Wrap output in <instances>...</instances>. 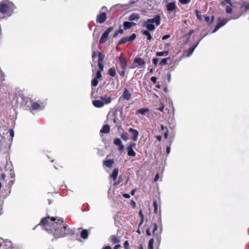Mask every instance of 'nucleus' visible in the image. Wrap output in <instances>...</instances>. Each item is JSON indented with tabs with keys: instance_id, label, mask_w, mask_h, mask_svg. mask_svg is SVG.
<instances>
[{
	"instance_id": "nucleus-50",
	"label": "nucleus",
	"mask_w": 249,
	"mask_h": 249,
	"mask_svg": "<svg viewBox=\"0 0 249 249\" xmlns=\"http://www.w3.org/2000/svg\"><path fill=\"white\" fill-rule=\"evenodd\" d=\"M10 135L11 136L12 138L14 137V132L12 129H10L9 130Z\"/></svg>"
},
{
	"instance_id": "nucleus-9",
	"label": "nucleus",
	"mask_w": 249,
	"mask_h": 249,
	"mask_svg": "<svg viewBox=\"0 0 249 249\" xmlns=\"http://www.w3.org/2000/svg\"><path fill=\"white\" fill-rule=\"evenodd\" d=\"M132 92L129 91L128 89H125L123 94L122 95V97L127 101H129L131 98Z\"/></svg>"
},
{
	"instance_id": "nucleus-20",
	"label": "nucleus",
	"mask_w": 249,
	"mask_h": 249,
	"mask_svg": "<svg viewBox=\"0 0 249 249\" xmlns=\"http://www.w3.org/2000/svg\"><path fill=\"white\" fill-rule=\"evenodd\" d=\"M114 163V160L112 159H109L106 160L104 161V164L107 167H111L113 164Z\"/></svg>"
},
{
	"instance_id": "nucleus-53",
	"label": "nucleus",
	"mask_w": 249,
	"mask_h": 249,
	"mask_svg": "<svg viewBox=\"0 0 249 249\" xmlns=\"http://www.w3.org/2000/svg\"><path fill=\"white\" fill-rule=\"evenodd\" d=\"M170 37V35H165L164 36H162V40H165L168 38Z\"/></svg>"
},
{
	"instance_id": "nucleus-57",
	"label": "nucleus",
	"mask_w": 249,
	"mask_h": 249,
	"mask_svg": "<svg viewBox=\"0 0 249 249\" xmlns=\"http://www.w3.org/2000/svg\"><path fill=\"white\" fill-rule=\"evenodd\" d=\"M170 152V146H167L166 147V152H167V154H169Z\"/></svg>"
},
{
	"instance_id": "nucleus-38",
	"label": "nucleus",
	"mask_w": 249,
	"mask_h": 249,
	"mask_svg": "<svg viewBox=\"0 0 249 249\" xmlns=\"http://www.w3.org/2000/svg\"><path fill=\"white\" fill-rule=\"evenodd\" d=\"M242 7H244L246 10H248L249 9V3L245 2L243 3Z\"/></svg>"
},
{
	"instance_id": "nucleus-4",
	"label": "nucleus",
	"mask_w": 249,
	"mask_h": 249,
	"mask_svg": "<svg viewBox=\"0 0 249 249\" xmlns=\"http://www.w3.org/2000/svg\"><path fill=\"white\" fill-rule=\"evenodd\" d=\"M113 30L112 27H109L107 29L103 34L99 41L100 44L105 43L107 39V37L109 34Z\"/></svg>"
},
{
	"instance_id": "nucleus-8",
	"label": "nucleus",
	"mask_w": 249,
	"mask_h": 249,
	"mask_svg": "<svg viewBox=\"0 0 249 249\" xmlns=\"http://www.w3.org/2000/svg\"><path fill=\"white\" fill-rule=\"evenodd\" d=\"M135 145V143H132L129 144L127 147V154L128 156L131 157H134L136 156V153L133 149Z\"/></svg>"
},
{
	"instance_id": "nucleus-63",
	"label": "nucleus",
	"mask_w": 249,
	"mask_h": 249,
	"mask_svg": "<svg viewBox=\"0 0 249 249\" xmlns=\"http://www.w3.org/2000/svg\"><path fill=\"white\" fill-rule=\"evenodd\" d=\"M118 34H123L124 31L123 30L120 29L118 31H117Z\"/></svg>"
},
{
	"instance_id": "nucleus-18",
	"label": "nucleus",
	"mask_w": 249,
	"mask_h": 249,
	"mask_svg": "<svg viewBox=\"0 0 249 249\" xmlns=\"http://www.w3.org/2000/svg\"><path fill=\"white\" fill-rule=\"evenodd\" d=\"M135 25V23H134L133 22H128V21H125L124 22V24H123L124 30L130 29V28H131L133 26H134Z\"/></svg>"
},
{
	"instance_id": "nucleus-43",
	"label": "nucleus",
	"mask_w": 249,
	"mask_h": 249,
	"mask_svg": "<svg viewBox=\"0 0 249 249\" xmlns=\"http://www.w3.org/2000/svg\"><path fill=\"white\" fill-rule=\"evenodd\" d=\"M101 76H102V75H101V71H97L96 76L95 78L97 79H99L101 77Z\"/></svg>"
},
{
	"instance_id": "nucleus-21",
	"label": "nucleus",
	"mask_w": 249,
	"mask_h": 249,
	"mask_svg": "<svg viewBox=\"0 0 249 249\" xmlns=\"http://www.w3.org/2000/svg\"><path fill=\"white\" fill-rule=\"evenodd\" d=\"M140 18V16L138 14L132 13L129 17V20L131 21L138 20Z\"/></svg>"
},
{
	"instance_id": "nucleus-3",
	"label": "nucleus",
	"mask_w": 249,
	"mask_h": 249,
	"mask_svg": "<svg viewBox=\"0 0 249 249\" xmlns=\"http://www.w3.org/2000/svg\"><path fill=\"white\" fill-rule=\"evenodd\" d=\"M133 65H134L133 68L135 67H139L141 68H144L145 65V61L144 60L140 57L136 58L133 62Z\"/></svg>"
},
{
	"instance_id": "nucleus-45",
	"label": "nucleus",
	"mask_w": 249,
	"mask_h": 249,
	"mask_svg": "<svg viewBox=\"0 0 249 249\" xmlns=\"http://www.w3.org/2000/svg\"><path fill=\"white\" fill-rule=\"evenodd\" d=\"M128 246H129L128 242L127 241H125L124 244V248L125 249H128Z\"/></svg>"
},
{
	"instance_id": "nucleus-27",
	"label": "nucleus",
	"mask_w": 249,
	"mask_h": 249,
	"mask_svg": "<svg viewBox=\"0 0 249 249\" xmlns=\"http://www.w3.org/2000/svg\"><path fill=\"white\" fill-rule=\"evenodd\" d=\"M214 19V18L213 16H212L211 19H210V17H208V16H205V20L207 22H208L209 24H211L213 22V21Z\"/></svg>"
},
{
	"instance_id": "nucleus-10",
	"label": "nucleus",
	"mask_w": 249,
	"mask_h": 249,
	"mask_svg": "<svg viewBox=\"0 0 249 249\" xmlns=\"http://www.w3.org/2000/svg\"><path fill=\"white\" fill-rule=\"evenodd\" d=\"M143 25L147 29V31H153L155 29L154 24L151 22H149L148 19L143 22Z\"/></svg>"
},
{
	"instance_id": "nucleus-48",
	"label": "nucleus",
	"mask_w": 249,
	"mask_h": 249,
	"mask_svg": "<svg viewBox=\"0 0 249 249\" xmlns=\"http://www.w3.org/2000/svg\"><path fill=\"white\" fill-rule=\"evenodd\" d=\"M157 229H158V226L156 223H155L154 225V229H153V231L154 234H155V232L157 230Z\"/></svg>"
},
{
	"instance_id": "nucleus-19",
	"label": "nucleus",
	"mask_w": 249,
	"mask_h": 249,
	"mask_svg": "<svg viewBox=\"0 0 249 249\" xmlns=\"http://www.w3.org/2000/svg\"><path fill=\"white\" fill-rule=\"evenodd\" d=\"M110 131V127L108 125H104L100 130L102 133H108Z\"/></svg>"
},
{
	"instance_id": "nucleus-13",
	"label": "nucleus",
	"mask_w": 249,
	"mask_h": 249,
	"mask_svg": "<svg viewBox=\"0 0 249 249\" xmlns=\"http://www.w3.org/2000/svg\"><path fill=\"white\" fill-rule=\"evenodd\" d=\"M128 131L130 133H131L133 135L132 140L135 142L137 141L139 136V132L137 130L133 129L132 128H129L128 129Z\"/></svg>"
},
{
	"instance_id": "nucleus-17",
	"label": "nucleus",
	"mask_w": 249,
	"mask_h": 249,
	"mask_svg": "<svg viewBox=\"0 0 249 249\" xmlns=\"http://www.w3.org/2000/svg\"><path fill=\"white\" fill-rule=\"evenodd\" d=\"M101 99L102 101L104 103V105L108 104L110 103L112 100L111 97L107 96L106 95H105L104 96H102L101 97Z\"/></svg>"
},
{
	"instance_id": "nucleus-40",
	"label": "nucleus",
	"mask_w": 249,
	"mask_h": 249,
	"mask_svg": "<svg viewBox=\"0 0 249 249\" xmlns=\"http://www.w3.org/2000/svg\"><path fill=\"white\" fill-rule=\"evenodd\" d=\"M98 67H99V69H100L99 71H103V69H104V64H103V63H101V62L98 63Z\"/></svg>"
},
{
	"instance_id": "nucleus-11",
	"label": "nucleus",
	"mask_w": 249,
	"mask_h": 249,
	"mask_svg": "<svg viewBox=\"0 0 249 249\" xmlns=\"http://www.w3.org/2000/svg\"><path fill=\"white\" fill-rule=\"evenodd\" d=\"M107 19V16L105 12H102L97 17L96 21L99 23H103Z\"/></svg>"
},
{
	"instance_id": "nucleus-51",
	"label": "nucleus",
	"mask_w": 249,
	"mask_h": 249,
	"mask_svg": "<svg viewBox=\"0 0 249 249\" xmlns=\"http://www.w3.org/2000/svg\"><path fill=\"white\" fill-rule=\"evenodd\" d=\"M7 243H5V245L8 246L9 248L12 247V243L10 241H7Z\"/></svg>"
},
{
	"instance_id": "nucleus-46",
	"label": "nucleus",
	"mask_w": 249,
	"mask_h": 249,
	"mask_svg": "<svg viewBox=\"0 0 249 249\" xmlns=\"http://www.w3.org/2000/svg\"><path fill=\"white\" fill-rule=\"evenodd\" d=\"M150 80L153 83H156V81H157V78L156 77L153 76V77H151Z\"/></svg>"
},
{
	"instance_id": "nucleus-33",
	"label": "nucleus",
	"mask_w": 249,
	"mask_h": 249,
	"mask_svg": "<svg viewBox=\"0 0 249 249\" xmlns=\"http://www.w3.org/2000/svg\"><path fill=\"white\" fill-rule=\"evenodd\" d=\"M114 144L118 146V145L122 144V142L120 139L116 138L114 140Z\"/></svg>"
},
{
	"instance_id": "nucleus-24",
	"label": "nucleus",
	"mask_w": 249,
	"mask_h": 249,
	"mask_svg": "<svg viewBox=\"0 0 249 249\" xmlns=\"http://www.w3.org/2000/svg\"><path fill=\"white\" fill-rule=\"evenodd\" d=\"M169 53V52L168 51H163L162 52H159L156 53V55L157 56H167Z\"/></svg>"
},
{
	"instance_id": "nucleus-31",
	"label": "nucleus",
	"mask_w": 249,
	"mask_h": 249,
	"mask_svg": "<svg viewBox=\"0 0 249 249\" xmlns=\"http://www.w3.org/2000/svg\"><path fill=\"white\" fill-rule=\"evenodd\" d=\"M148 112V109L146 108H141L138 110V112L142 115H145V113Z\"/></svg>"
},
{
	"instance_id": "nucleus-35",
	"label": "nucleus",
	"mask_w": 249,
	"mask_h": 249,
	"mask_svg": "<svg viewBox=\"0 0 249 249\" xmlns=\"http://www.w3.org/2000/svg\"><path fill=\"white\" fill-rule=\"evenodd\" d=\"M98 83V79L94 78L91 81V84L93 86L96 87L97 86Z\"/></svg>"
},
{
	"instance_id": "nucleus-44",
	"label": "nucleus",
	"mask_w": 249,
	"mask_h": 249,
	"mask_svg": "<svg viewBox=\"0 0 249 249\" xmlns=\"http://www.w3.org/2000/svg\"><path fill=\"white\" fill-rule=\"evenodd\" d=\"M152 61H153V63L155 65H156L158 62H159V59L157 58H154L153 59H152Z\"/></svg>"
},
{
	"instance_id": "nucleus-28",
	"label": "nucleus",
	"mask_w": 249,
	"mask_h": 249,
	"mask_svg": "<svg viewBox=\"0 0 249 249\" xmlns=\"http://www.w3.org/2000/svg\"><path fill=\"white\" fill-rule=\"evenodd\" d=\"M110 239L111 241L114 244L120 242L119 238L114 235L111 236Z\"/></svg>"
},
{
	"instance_id": "nucleus-55",
	"label": "nucleus",
	"mask_w": 249,
	"mask_h": 249,
	"mask_svg": "<svg viewBox=\"0 0 249 249\" xmlns=\"http://www.w3.org/2000/svg\"><path fill=\"white\" fill-rule=\"evenodd\" d=\"M96 55H97L96 53L95 52H93L92 53V59H94L96 57Z\"/></svg>"
},
{
	"instance_id": "nucleus-2",
	"label": "nucleus",
	"mask_w": 249,
	"mask_h": 249,
	"mask_svg": "<svg viewBox=\"0 0 249 249\" xmlns=\"http://www.w3.org/2000/svg\"><path fill=\"white\" fill-rule=\"evenodd\" d=\"M15 9L14 4L9 1H2L0 3V12L2 14L10 16Z\"/></svg>"
},
{
	"instance_id": "nucleus-7",
	"label": "nucleus",
	"mask_w": 249,
	"mask_h": 249,
	"mask_svg": "<svg viewBox=\"0 0 249 249\" xmlns=\"http://www.w3.org/2000/svg\"><path fill=\"white\" fill-rule=\"evenodd\" d=\"M136 36L135 34H133L131 36L129 37H124L122 38L119 41V44L125 43L128 41H131L134 40L136 38Z\"/></svg>"
},
{
	"instance_id": "nucleus-12",
	"label": "nucleus",
	"mask_w": 249,
	"mask_h": 249,
	"mask_svg": "<svg viewBox=\"0 0 249 249\" xmlns=\"http://www.w3.org/2000/svg\"><path fill=\"white\" fill-rule=\"evenodd\" d=\"M177 8L175 2H169L166 4V9L168 12L174 11Z\"/></svg>"
},
{
	"instance_id": "nucleus-36",
	"label": "nucleus",
	"mask_w": 249,
	"mask_h": 249,
	"mask_svg": "<svg viewBox=\"0 0 249 249\" xmlns=\"http://www.w3.org/2000/svg\"><path fill=\"white\" fill-rule=\"evenodd\" d=\"M231 6H227L226 7V13H228V14H231V13L232 11V8L231 7Z\"/></svg>"
},
{
	"instance_id": "nucleus-34",
	"label": "nucleus",
	"mask_w": 249,
	"mask_h": 249,
	"mask_svg": "<svg viewBox=\"0 0 249 249\" xmlns=\"http://www.w3.org/2000/svg\"><path fill=\"white\" fill-rule=\"evenodd\" d=\"M169 59V58H163L161 60V61L160 62V65H165L167 64V61Z\"/></svg>"
},
{
	"instance_id": "nucleus-23",
	"label": "nucleus",
	"mask_w": 249,
	"mask_h": 249,
	"mask_svg": "<svg viewBox=\"0 0 249 249\" xmlns=\"http://www.w3.org/2000/svg\"><path fill=\"white\" fill-rule=\"evenodd\" d=\"M142 34L147 36V39L148 40H151L152 39V37L150 35L149 31L144 30L142 32Z\"/></svg>"
},
{
	"instance_id": "nucleus-64",
	"label": "nucleus",
	"mask_w": 249,
	"mask_h": 249,
	"mask_svg": "<svg viewBox=\"0 0 249 249\" xmlns=\"http://www.w3.org/2000/svg\"><path fill=\"white\" fill-rule=\"evenodd\" d=\"M156 138L159 141H160L161 140V137L160 136H157Z\"/></svg>"
},
{
	"instance_id": "nucleus-1",
	"label": "nucleus",
	"mask_w": 249,
	"mask_h": 249,
	"mask_svg": "<svg viewBox=\"0 0 249 249\" xmlns=\"http://www.w3.org/2000/svg\"><path fill=\"white\" fill-rule=\"evenodd\" d=\"M41 223L43 228L55 239L63 237L67 234V225L61 218H50L48 216L43 218Z\"/></svg>"
},
{
	"instance_id": "nucleus-29",
	"label": "nucleus",
	"mask_w": 249,
	"mask_h": 249,
	"mask_svg": "<svg viewBox=\"0 0 249 249\" xmlns=\"http://www.w3.org/2000/svg\"><path fill=\"white\" fill-rule=\"evenodd\" d=\"M98 63L101 62L103 63V60L105 57V55L101 53H98Z\"/></svg>"
},
{
	"instance_id": "nucleus-60",
	"label": "nucleus",
	"mask_w": 249,
	"mask_h": 249,
	"mask_svg": "<svg viewBox=\"0 0 249 249\" xmlns=\"http://www.w3.org/2000/svg\"><path fill=\"white\" fill-rule=\"evenodd\" d=\"M225 2L229 4L231 6H232L231 0H225Z\"/></svg>"
},
{
	"instance_id": "nucleus-37",
	"label": "nucleus",
	"mask_w": 249,
	"mask_h": 249,
	"mask_svg": "<svg viewBox=\"0 0 249 249\" xmlns=\"http://www.w3.org/2000/svg\"><path fill=\"white\" fill-rule=\"evenodd\" d=\"M191 0H179V2L181 4L185 5L189 3Z\"/></svg>"
},
{
	"instance_id": "nucleus-47",
	"label": "nucleus",
	"mask_w": 249,
	"mask_h": 249,
	"mask_svg": "<svg viewBox=\"0 0 249 249\" xmlns=\"http://www.w3.org/2000/svg\"><path fill=\"white\" fill-rule=\"evenodd\" d=\"M164 107V105L162 104H161V106L160 107H158L157 108V109L160 110V111H163Z\"/></svg>"
},
{
	"instance_id": "nucleus-52",
	"label": "nucleus",
	"mask_w": 249,
	"mask_h": 249,
	"mask_svg": "<svg viewBox=\"0 0 249 249\" xmlns=\"http://www.w3.org/2000/svg\"><path fill=\"white\" fill-rule=\"evenodd\" d=\"M123 196L125 198H129L130 197V195L128 194H124Z\"/></svg>"
},
{
	"instance_id": "nucleus-32",
	"label": "nucleus",
	"mask_w": 249,
	"mask_h": 249,
	"mask_svg": "<svg viewBox=\"0 0 249 249\" xmlns=\"http://www.w3.org/2000/svg\"><path fill=\"white\" fill-rule=\"evenodd\" d=\"M154 240L153 238L151 239L148 243V249H153V243Z\"/></svg>"
},
{
	"instance_id": "nucleus-42",
	"label": "nucleus",
	"mask_w": 249,
	"mask_h": 249,
	"mask_svg": "<svg viewBox=\"0 0 249 249\" xmlns=\"http://www.w3.org/2000/svg\"><path fill=\"white\" fill-rule=\"evenodd\" d=\"M124 146L123 144H121V145H118V150L122 152L124 150Z\"/></svg>"
},
{
	"instance_id": "nucleus-58",
	"label": "nucleus",
	"mask_w": 249,
	"mask_h": 249,
	"mask_svg": "<svg viewBox=\"0 0 249 249\" xmlns=\"http://www.w3.org/2000/svg\"><path fill=\"white\" fill-rule=\"evenodd\" d=\"M136 190L135 189H133V190H131V194L132 196H134V194H135V193L136 192Z\"/></svg>"
},
{
	"instance_id": "nucleus-15",
	"label": "nucleus",
	"mask_w": 249,
	"mask_h": 249,
	"mask_svg": "<svg viewBox=\"0 0 249 249\" xmlns=\"http://www.w3.org/2000/svg\"><path fill=\"white\" fill-rule=\"evenodd\" d=\"M92 104L96 107H102L104 105V103L102 100H96L92 101Z\"/></svg>"
},
{
	"instance_id": "nucleus-49",
	"label": "nucleus",
	"mask_w": 249,
	"mask_h": 249,
	"mask_svg": "<svg viewBox=\"0 0 249 249\" xmlns=\"http://www.w3.org/2000/svg\"><path fill=\"white\" fill-rule=\"evenodd\" d=\"M196 15L197 19H200L201 18V15H200L199 14V12L198 11H196Z\"/></svg>"
},
{
	"instance_id": "nucleus-25",
	"label": "nucleus",
	"mask_w": 249,
	"mask_h": 249,
	"mask_svg": "<svg viewBox=\"0 0 249 249\" xmlns=\"http://www.w3.org/2000/svg\"><path fill=\"white\" fill-rule=\"evenodd\" d=\"M81 236L83 239H87L88 237V231L87 230H83L81 232Z\"/></svg>"
},
{
	"instance_id": "nucleus-41",
	"label": "nucleus",
	"mask_w": 249,
	"mask_h": 249,
	"mask_svg": "<svg viewBox=\"0 0 249 249\" xmlns=\"http://www.w3.org/2000/svg\"><path fill=\"white\" fill-rule=\"evenodd\" d=\"M153 205L154 207V212L155 213H157L158 211V204L155 201L153 202Z\"/></svg>"
},
{
	"instance_id": "nucleus-16",
	"label": "nucleus",
	"mask_w": 249,
	"mask_h": 249,
	"mask_svg": "<svg viewBox=\"0 0 249 249\" xmlns=\"http://www.w3.org/2000/svg\"><path fill=\"white\" fill-rule=\"evenodd\" d=\"M32 108L34 109H42L44 107L43 104H40L38 102H34L31 104Z\"/></svg>"
},
{
	"instance_id": "nucleus-39",
	"label": "nucleus",
	"mask_w": 249,
	"mask_h": 249,
	"mask_svg": "<svg viewBox=\"0 0 249 249\" xmlns=\"http://www.w3.org/2000/svg\"><path fill=\"white\" fill-rule=\"evenodd\" d=\"M194 50H195L194 49V48H192L191 47L189 48V49L188 51L187 56H189L190 55H191L193 53Z\"/></svg>"
},
{
	"instance_id": "nucleus-56",
	"label": "nucleus",
	"mask_w": 249,
	"mask_h": 249,
	"mask_svg": "<svg viewBox=\"0 0 249 249\" xmlns=\"http://www.w3.org/2000/svg\"><path fill=\"white\" fill-rule=\"evenodd\" d=\"M146 233L147 235H151V232H150V229H147L146 231Z\"/></svg>"
},
{
	"instance_id": "nucleus-14",
	"label": "nucleus",
	"mask_w": 249,
	"mask_h": 249,
	"mask_svg": "<svg viewBox=\"0 0 249 249\" xmlns=\"http://www.w3.org/2000/svg\"><path fill=\"white\" fill-rule=\"evenodd\" d=\"M119 63L122 69L125 70L126 68V62L125 59L123 57L121 54L119 57Z\"/></svg>"
},
{
	"instance_id": "nucleus-30",
	"label": "nucleus",
	"mask_w": 249,
	"mask_h": 249,
	"mask_svg": "<svg viewBox=\"0 0 249 249\" xmlns=\"http://www.w3.org/2000/svg\"><path fill=\"white\" fill-rule=\"evenodd\" d=\"M121 137L122 139L125 141H127L129 139L128 134L126 132H124L122 133L121 135Z\"/></svg>"
},
{
	"instance_id": "nucleus-22",
	"label": "nucleus",
	"mask_w": 249,
	"mask_h": 249,
	"mask_svg": "<svg viewBox=\"0 0 249 249\" xmlns=\"http://www.w3.org/2000/svg\"><path fill=\"white\" fill-rule=\"evenodd\" d=\"M118 175V169L116 168L114 169L112 172V174L111 175V177L113 178V180H115Z\"/></svg>"
},
{
	"instance_id": "nucleus-26",
	"label": "nucleus",
	"mask_w": 249,
	"mask_h": 249,
	"mask_svg": "<svg viewBox=\"0 0 249 249\" xmlns=\"http://www.w3.org/2000/svg\"><path fill=\"white\" fill-rule=\"evenodd\" d=\"M108 73L111 76L114 77L116 74L115 68H111L109 69L108 70Z\"/></svg>"
},
{
	"instance_id": "nucleus-6",
	"label": "nucleus",
	"mask_w": 249,
	"mask_h": 249,
	"mask_svg": "<svg viewBox=\"0 0 249 249\" xmlns=\"http://www.w3.org/2000/svg\"><path fill=\"white\" fill-rule=\"evenodd\" d=\"M149 22L155 24L156 26H159L160 23L161 17L160 15H156L152 18L148 19Z\"/></svg>"
},
{
	"instance_id": "nucleus-59",
	"label": "nucleus",
	"mask_w": 249,
	"mask_h": 249,
	"mask_svg": "<svg viewBox=\"0 0 249 249\" xmlns=\"http://www.w3.org/2000/svg\"><path fill=\"white\" fill-rule=\"evenodd\" d=\"M198 42L193 45V46L192 47H191V48H194V49L195 50L196 49V48L197 47V46L198 45Z\"/></svg>"
},
{
	"instance_id": "nucleus-61",
	"label": "nucleus",
	"mask_w": 249,
	"mask_h": 249,
	"mask_svg": "<svg viewBox=\"0 0 249 249\" xmlns=\"http://www.w3.org/2000/svg\"><path fill=\"white\" fill-rule=\"evenodd\" d=\"M120 245L118 244L115 246L114 247V249H119V248L120 247Z\"/></svg>"
},
{
	"instance_id": "nucleus-62",
	"label": "nucleus",
	"mask_w": 249,
	"mask_h": 249,
	"mask_svg": "<svg viewBox=\"0 0 249 249\" xmlns=\"http://www.w3.org/2000/svg\"><path fill=\"white\" fill-rule=\"evenodd\" d=\"M124 73H125V72H124V70L120 73V75L122 77H123L124 75Z\"/></svg>"
},
{
	"instance_id": "nucleus-54",
	"label": "nucleus",
	"mask_w": 249,
	"mask_h": 249,
	"mask_svg": "<svg viewBox=\"0 0 249 249\" xmlns=\"http://www.w3.org/2000/svg\"><path fill=\"white\" fill-rule=\"evenodd\" d=\"M159 178V175L158 173H157L154 178V181H157Z\"/></svg>"
},
{
	"instance_id": "nucleus-5",
	"label": "nucleus",
	"mask_w": 249,
	"mask_h": 249,
	"mask_svg": "<svg viewBox=\"0 0 249 249\" xmlns=\"http://www.w3.org/2000/svg\"><path fill=\"white\" fill-rule=\"evenodd\" d=\"M230 19H221L220 18H218L219 22L215 26L214 30L212 32V33L216 32L220 28L224 26Z\"/></svg>"
}]
</instances>
